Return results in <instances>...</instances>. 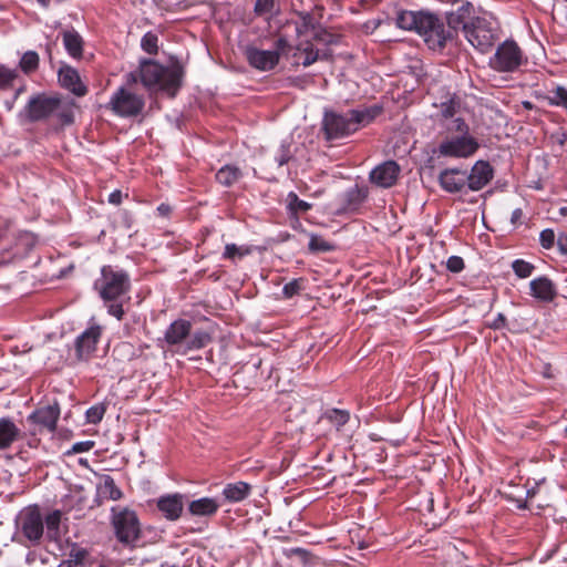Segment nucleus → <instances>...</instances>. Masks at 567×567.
<instances>
[{
	"mask_svg": "<svg viewBox=\"0 0 567 567\" xmlns=\"http://www.w3.org/2000/svg\"><path fill=\"white\" fill-rule=\"evenodd\" d=\"M131 281L128 275L112 266L101 269V277L94 282V289L99 292L107 308V313L122 320L125 311L123 303L125 295L130 291Z\"/></svg>",
	"mask_w": 567,
	"mask_h": 567,
	"instance_id": "1",
	"label": "nucleus"
},
{
	"mask_svg": "<svg viewBox=\"0 0 567 567\" xmlns=\"http://www.w3.org/2000/svg\"><path fill=\"white\" fill-rule=\"evenodd\" d=\"M138 76L148 90H159L174 96L181 85L179 68H165L152 60L141 62Z\"/></svg>",
	"mask_w": 567,
	"mask_h": 567,
	"instance_id": "2",
	"label": "nucleus"
},
{
	"mask_svg": "<svg viewBox=\"0 0 567 567\" xmlns=\"http://www.w3.org/2000/svg\"><path fill=\"white\" fill-rule=\"evenodd\" d=\"M450 133L456 135L447 136L439 146V153L443 156L455 158H467L473 156L480 147L477 140L468 133V125L462 117L454 118L445 124Z\"/></svg>",
	"mask_w": 567,
	"mask_h": 567,
	"instance_id": "3",
	"label": "nucleus"
},
{
	"mask_svg": "<svg viewBox=\"0 0 567 567\" xmlns=\"http://www.w3.org/2000/svg\"><path fill=\"white\" fill-rule=\"evenodd\" d=\"M379 113L377 109L353 110L347 114L326 113L323 128L328 140L342 138L369 123Z\"/></svg>",
	"mask_w": 567,
	"mask_h": 567,
	"instance_id": "4",
	"label": "nucleus"
},
{
	"mask_svg": "<svg viewBox=\"0 0 567 567\" xmlns=\"http://www.w3.org/2000/svg\"><path fill=\"white\" fill-rule=\"evenodd\" d=\"M111 519L117 540L133 547L141 537V524L136 513L126 507H113Z\"/></svg>",
	"mask_w": 567,
	"mask_h": 567,
	"instance_id": "5",
	"label": "nucleus"
},
{
	"mask_svg": "<svg viewBox=\"0 0 567 567\" xmlns=\"http://www.w3.org/2000/svg\"><path fill=\"white\" fill-rule=\"evenodd\" d=\"M288 48L285 38H279L275 43V49L262 50L252 45L245 49V56L249 65L258 71L267 72L275 69L278 64L280 54Z\"/></svg>",
	"mask_w": 567,
	"mask_h": 567,
	"instance_id": "6",
	"label": "nucleus"
},
{
	"mask_svg": "<svg viewBox=\"0 0 567 567\" xmlns=\"http://www.w3.org/2000/svg\"><path fill=\"white\" fill-rule=\"evenodd\" d=\"M109 107L118 116L128 117L137 115L144 107V99L133 91L122 86L112 95Z\"/></svg>",
	"mask_w": 567,
	"mask_h": 567,
	"instance_id": "7",
	"label": "nucleus"
},
{
	"mask_svg": "<svg viewBox=\"0 0 567 567\" xmlns=\"http://www.w3.org/2000/svg\"><path fill=\"white\" fill-rule=\"evenodd\" d=\"M523 62V53L516 42L505 41L498 45L494 55L489 59V65L497 72H513Z\"/></svg>",
	"mask_w": 567,
	"mask_h": 567,
	"instance_id": "8",
	"label": "nucleus"
},
{
	"mask_svg": "<svg viewBox=\"0 0 567 567\" xmlns=\"http://www.w3.org/2000/svg\"><path fill=\"white\" fill-rule=\"evenodd\" d=\"M429 27L424 25L419 34L424 38L425 43L432 50H440L446 45L454 37V32L450 27H445L444 23L435 16L430 13Z\"/></svg>",
	"mask_w": 567,
	"mask_h": 567,
	"instance_id": "9",
	"label": "nucleus"
},
{
	"mask_svg": "<svg viewBox=\"0 0 567 567\" xmlns=\"http://www.w3.org/2000/svg\"><path fill=\"white\" fill-rule=\"evenodd\" d=\"M21 533L30 542H39L44 533L43 517L38 508L28 507L23 509L18 518Z\"/></svg>",
	"mask_w": 567,
	"mask_h": 567,
	"instance_id": "10",
	"label": "nucleus"
},
{
	"mask_svg": "<svg viewBox=\"0 0 567 567\" xmlns=\"http://www.w3.org/2000/svg\"><path fill=\"white\" fill-rule=\"evenodd\" d=\"M464 34L467 41L481 52L488 51L494 42L493 30L481 18H476L471 27H465Z\"/></svg>",
	"mask_w": 567,
	"mask_h": 567,
	"instance_id": "11",
	"label": "nucleus"
},
{
	"mask_svg": "<svg viewBox=\"0 0 567 567\" xmlns=\"http://www.w3.org/2000/svg\"><path fill=\"white\" fill-rule=\"evenodd\" d=\"M60 110V99L55 96L38 95L32 97L27 107V116L31 121H39Z\"/></svg>",
	"mask_w": 567,
	"mask_h": 567,
	"instance_id": "12",
	"label": "nucleus"
},
{
	"mask_svg": "<svg viewBox=\"0 0 567 567\" xmlns=\"http://www.w3.org/2000/svg\"><path fill=\"white\" fill-rule=\"evenodd\" d=\"M400 174V166L394 161H386L370 172V181L374 185L389 188L395 184Z\"/></svg>",
	"mask_w": 567,
	"mask_h": 567,
	"instance_id": "13",
	"label": "nucleus"
},
{
	"mask_svg": "<svg viewBox=\"0 0 567 567\" xmlns=\"http://www.w3.org/2000/svg\"><path fill=\"white\" fill-rule=\"evenodd\" d=\"M59 416L60 408L54 403L37 409L28 416V421L39 426V431L54 432Z\"/></svg>",
	"mask_w": 567,
	"mask_h": 567,
	"instance_id": "14",
	"label": "nucleus"
},
{
	"mask_svg": "<svg viewBox=\"0 0 567 567\" xmlns=\"http://www.w3.org/2000/svg\"><path fill=\"white\" fill-rule=\"evenodd\" d=\"M101 332L100 326H91L76 338L75 350L79 359L85 360L95 351Z\"/></svg>",
	"mask_w": 567,
	"mask_h": 567,
	"instance_id": "15",
	"label": "nucleus"
},
{
	"mask_svg": "<svg viewBox=\"0 0 567 567\" xmlns=\"http://www.w3.org/2000/svg\"><path fill=\"white\" fill-rule=\"evenodd\" d=\"M439 182L447 193L462 192L467 186V172L460 168H445L440 173Z\"/></svg>",
	"mask_w": 567,
	"mask_h": 567,
	"instance_id": "16",
	"label": "nucleus"
},
{
	"mask_svg": "<svg viewBox=\"0 0 567 567\" xmlns=\"http://www.w3.org/2000/svg\"><path fill=\"white\" fill-rule=\"evenodd\" d=\"M430 13L415 11H401L398 13L395 24L402 30L420 32L421 29L429 27Z\"/></svg>",
	"mask_w": 567,
	"mask_h": 567,
	"instance_id": "17",
	"label": "nucleus"
},
{
	"mask_svg": "<svg viewBox=\"0 0 567 567\" xmlns=\"http://www.w3.org/2000/svg\"><path fill=\"white\" fill-rule=\"evenodd\" d=\"M184 496L179 493L163 495L157 499V508L168 520H177L184 508Z\"/></svg>",
	"mask_w": 567,
	"mask_h": 567,
	"instance_id": "18",
	"label": "nucleus"
},
{
	"mask_svg": "<svg viewBox=\"0 0 567 567\" xmlns=\"http://www.w3.org/2000/svg\"><path fill=\"white\" fill-rule=\"evenodd\" d=\"M493 178V168L488 162L477 161L471 173H467V187L471 190H480Z\"/></svg>",
	"mask_w": 567,
	"mask_h": 567,
	"instance_id": "19",
	"label": "nucleus"
},
{
	"mask_svg": "<svg viewBox=\"0 0 567 567\" xmlns=\"http://www.w3.org/2000/svg\"><path fill=\"white\" fill-rule=\"evenodd\" d=\"M474 7L470 2L462 3L456 10L447 14V24L455 32L460 28L465 31V27H471L475 22Z\"/></svg>",
	"mask_w": 567,
	"mask_h": 567,
	"instance_id": "20",
	"label": "nucleus"
},
{
	"mask_svg": "<svg viewBox=\"0 0 567 567\" xmlns=\"http://www.w3.org/2000/svg\"><path fill=\"white\" fill-rule=\"evenodd\" d=\"M192 324L187 320H175L165 332V341L171 346H177L185 351L190 333Z\"/></svg>",
	"mask_w": 567,
	"mask_h": 567,
	"instance_id": "21",
	"label": "nucleus"
},
{
	"mask_svg": "<svg viewBox=\"0 0 567 567\" xmlns=\"http://www.w3.org/2000/svg\"><path fill=\"white\" fill-rule=\"evenodd\" d=\"M530 295L543 302H551L557 296L554 282L546 276L533 279L529 282Z\"/></svg>",
	"mask_w": 567,
	"mask_h": 567,
	"instance_id": "22",
	"label": "nucleus"
},
{
	"mask_svg": "<svg viewBox=\"0 0 567 567\" xmlns=\"http://www.w3.org/2000/svg\"><path fill=\"white\" fill-rule=\"evenodd\" d=\"M59 82L63 87L78 96L86 94V86L82 83L78 71L71 66H63L59 71Z\"/></svg>",
	"mask_w": 567,
	"mask_h": 567,
	"instance_id": "23",
	"label": "nucleus"
},
{
	"mask_svg": "<svg viewBox=\"0 0 567 567\" xmlns=\"http://www.w3.org/2000/svg\"><path fill=\"white\" fill-rule=\"evenodd\" d=\"M23 436L21 430L10 419H0V450L9 449Z\"/></svg>",
	"mask_w": 567,
	"mask_h": 567,
	"instance_id": "24",
	"label": "nucleus"
},
{
	"mask_svg": "<svg viewBox=\"0 0 567 567\" xmlns=\"http://www.w3.org/2000/svg\"><path fill=\"white\" fill-rule=\"evenodd\" d=\"M219 503L213 497H202L188 504L187 511L192 516L208 517L217 513Z\"/></svg>",
	"mask_w": 567,
	"mask_h": 567,
	"instance_id": "25",
	"label": "nucleus"
},
{
	"mask_svg": "<svg viewBox=\"0 0 567 567\" xmlns=\"http://www.w3.org/2000/svg\"><path fill=\"white\" fill-rule=\"evenodd\" d=\"M296 63H300L303 66H309L319 59L318 50H315L313 45L309 42H300L296 47L293 53Z\"/></svg>",
	"mask_w": 567,
	"mask_h": 567,
	"instance_id": "26",
	"label": "nucleus"
},
{
	"mask_svg": "<svg viewBox=\"0 0 567 567\" xmlns=\"http://www.w3.org/2000/svg\"><path fill=\"white\" fill-rule=\"evenodd\" d=\"M250 485L245 482H236L233 484H227L224 487L223 495L225 498L231 503H237L244 501L250 494Z\"/></svg>",
	"mask_w": 567,
	"mask_h": 567,
	"instance_id": "27",
	"label": "nucleus"
},
{
	"mask_svg": "<svg viewBox=\"0 0 567 567\" xmlns=\"http://www.w3.org/2000/svg\"><path fill=\"white\" fill-rule=\"evenodd\" d=\"M368 197V189L354 185L347 189L343 194L344 206L349 210L357 209Z\"/></svg>",
	"mask_w": 567,
	"mask_h": 567,
	"instance_id": "28",
	"label": "nucleus"
},
{
	"mask_svg": "<svg viewBox=\"0 0 567 567\" xmlns=\"http://www.w3.org/2000/svg\"><path fill=\"white\" fill-rule=\"evenodd\" d=\"M97 492L103 498L117 501L122 497V492L115 485L114 480L110 475H103L97 484Z\"/></svg>",
	"mask_w": 567,
	"mask_h": 567,
	"instance_id": "29",
	"label": "nucleus"
},
{
	"mask_svg": "<svg viewBox=\"0 0 567 567\" xmlns=\"http://www.w3.org/2000/svg\"><path fill=\"white\" fill-rule=\"evenodd\" d=\"M241 177V172L238 167L231 165L223 166L216 173V179L224 186H231Z\"/></svg>",
	"mask_w": 567,
	"mask_h": 567,
	"instance_id": "30",
	"label": "nucleus"
},
{
	"mask_svg": "<svg viewBox=\"0 0 567 567\" xmlns=\"http://www.w3.org/2000/svg\"><path fill=\"white\" fill-rule=\"evenodd\" d=\"M63 43L70 55L79 58L82 54V39L74 31L63 33Z\"/></svg>",
	"mask_w": 567,
	"mask_h": 567,
	"instance_id": "31",
	"label": "nucleus"
},
{
	"mask_svg": "<svg viewBox=\"0 0 567 567\" xmlns=\"http://www.w3.org/2000/svg\"><path fill=\"white\" fill-rule=\"evenodd\" d=\"M440 113L443 118L451 123L456 117L461 116V103L460 100L455 97H451L445 102H442L440 105Z\"/></svg>",
	"mask_w": 567,
	"mask_h": 567,
	"instance_id": "32",
	"label": "nucleus"
},
{
	"mask_svg": "<svg viewBox=\"0 0 567 567\" xmlns=\"http://www.w3.org/2000/svg\"><path fill=\"white\" fill-rule=\"evenodd\" d=\"M210 334L205 330H196L189 333L185 352L190 350H198L206 347L210 342Z\"/></svg>",
	"mask_w": 567,
	"mask_h": 567,
	"instance_id": "33",
	"label": "nucleus"
},
{
	"mask_svg": "<svg viewBox=\"0 0 567 567\" xmlns=\"http://www.w3.org/2000/svg\"><path fill=\"white\" fill-rule=\"evenodd\" d=\"M47 537L51 540L60 538L61 512L53 511L45 517Z\"/></svg>",
	"mask_w": 567,
	"mask_h": 567,
	"instance_id": "34",
	"label": "nucleus"
},
{
	"mask_svg": "<svg viewBox=\"0 0 567 567\" xmlns=\"http://www.w3.org/2000/svg\"><path fill=\"white\" fill-rule=\"evenodd\" d=\"M86 557L87 551L84 548L73 545L68 558L60 564V567H82Z\"/></svg>",
	"mask_w": 567,
	"mask_h": 567,
	"instance_id": "35",
	"label": "nucleus"
},
{
	"mask_svg": "<svg viewBox=\"0 0 567 567\" xmlns=\"http://www.w3.org/2000/svg\"><path fill=\"white\" fill-rule=\"evenodd\" d=\"M287 203L289 210L295 214L306 213L311 208V204L300 199L293 192L287 195Z\"/></svg>",
	"mask_w": 567,
	"mask_h": 567,
	"instance_id": "36",
	"label": "nucleus"
},
{
	"mask_svg": "<svg viewBox=\"0 0 567 567\" xmlns=\"http://www.w3.org/2000/svg\"><path fill=\"white\" fill-rule=\"evenodd\" d=\"M39 65V55L35 51H27L21 60L20 68L24 73L34 71Z\"/></svg>",
	"mask_w": 567,
	"mask_h": 567,
	"instance_id": "37",
	"label": "nucleus"
},
{
	"mask_svg": "<svg viewBox=\"0 0 567 567\" xmlns=\"http://www.w3.org/2000/svg\"><path fill=\"white\" fill-rule=\"evenodd\" d=\"M547 99L550 104L563 106L567 111V90L564 86H556L549 91Z\"/></svg>",
	"mask_w": 567,
	"mask_h": 567,
	"instance_id": "38",
	"label": "nucleus"
},
{
	"mask_svg": "<svg viewBox=\"0 0 567 567\" xmlns=\"http://www.w3.org/2000/svg\"><path fill=\"white\" fill-rule=\"evenodd\" d=\"M513 271L519 278H527L532 276L535 267L533 264L525 261L523 259H516L512 264Z\"/></svg>",
	"mask_w": 567,
	"mask_h": 567,
	"instance_id": "39",
	"label": "nucleus"
},
{
	"mask_svg": "<svg viewBox=\"0 0 567 567\" xmlns=\"http://www.w3.org/2000/svg\"><path fill=\"white\" fill-rule=\"evenodd\" d=\"M105 406L103 404H96L87 409L85 413L86 422L90 424H97L102 421L105 414Z\"/></svg>",
	"mask_w": 567,
	"mask_h": 567,
	"instance_id": "40",
	"label": "nucleus"
},
{
	"mask_svg": "<svg viewBox=\"0 0 567 567\" xmlns=\"http://www.w3.org/2000/svg\"><path fill=\"white\" fill-rule=\"evenodd\" d=\"M327 419L338 429L349 421V413L344 410H331L326 413Z\"/></svg>",
	"mask_w": 567,
	"mask_h": 567,
	"instance_id": "41",
	"label": "nucleus"
},
{
	"mask_svg": "<svg viewBox=\"0 0 567 567\" xmlns=\"http://www.w3.org/2000/svg\"><path fill=\"white\" fill-rule=\"evenodd\" d=\"M303 289V279L298 278L289 281L282 288V295L285 298L289 299L293 296L298 295Z\"/></svg>",
	"mask_w": 567,
	"mask_h": 567,
	"instance_id": "42",
	"label": "nucleus"
},
{
	"mask_svg": "<svg viewBox=\"0 0 567 567\" xmlns=\"http://www.w3.org/2000/svg\"><path fill=\"white\" fill-rule=\"evenodd\" d=\"M308 247L311 251H329L332 248V246L328 241H326L322 237L317 235L310 236Z\"/></svg>",
	"mask_w": 567,
	"mask_h": 567,
	"instance_id": "43",
	"label": "nucleus"
},
{
	"mask_svg": "<svg viewBox=\"0 0 567 567\" xmlns=\"http://www.w3.org/2000/svg\"><path fill=\"white\" fill-rule=\"evenodd\" d=\"M94 445H95V443L93 441L76 442L64 454L70 456V455H74V454L85 453V452L91 451L94 447Z\"/></svg>",
	"mask_w": 567,
	"mask_h": 567,
	"instance_id": "44",
	"label": "nucleus"
},
{
	"mask_svg": "<svg viewBox=\"0 0 567 567\" xmlns=\"http://www.w3.org/2000/svg\"><path fill=\"white\" fill-rule=\"evenodd\" d=\"M17 71L0 65V87L4 89L9 86L12 81L17 78Z\"/></svg>",
	"mask_w": 567,
	"mask_h": 567,
	"instance_id": "45",
	"label": "nucleus"
},
{
	"mask_svg": "<svg viewBox=\"0 0 567 567\" xmlns=\"http://www.w3.org/2000/svg\"><path fill=\"white\" fill-rule=\"evenodd\" d=\"M55 114L62 124H71L73 122V111L70 105H64L60 101V110L55 111Z\"/></svg>",
	"mask_w": 567,
	"mask_h": 567,
	"instance_id": "46",
	"label": "nucleus"
},
{
	"mask_svg": "<svg viewBox=\"0 0 567 567\" xmlns=\"http://www.w3.org/2000/svg\"><path fill=\"white\" fill-rule=\"evenodd\" d=\"M142 48L148 53H155L157 50V37L153 33H146L142 38Z\"/></svg>",
	"mask_w": 567,
	"mask_h": 567,
	"instance_id": "47",
	"label": "nucleus"
},
{
	"mask_svg": "<svg viewBox=\"0 0 567 567\" xmlns=\"http://www.w3.org/2000/svg\"><path fill=\"white\" fill-rule=\"evenodd\" d=\"M539 241L543 248L550 249L555 243V233L551 229H544L539 235Z\"/></svg>",
	"mask_w": 567,
	"mask_h": 567,
	"instance_id": "48",
	"label": "nucleus"
},
{
	"mask_svg": "<svg viewBox=\"0 0 567 567\" xmlns=\"http://www.w3.org/2000/svg\"><path fill=\"white\" fill-rule=\"evenodd\" d=\"M446 268L454 274L464 269V260L458 256H451L446 261Z\"/></svg>",
	"mask_w": 567,
	"mask_h": 567,
	"instance_id": "49",
	"label": "nucleus"
},
{
	"mask_svg": "<svg viewBox=\"0 0 567 567\" xmlns=\"http://www.w3.org/2000/svg\"><path fill=\"white\" fill-rule=\"evenodd\" d=\"M247 252V250H243L240 247L236 246L235 244H228L225 247L224 257L228 259H234L235 257L244 256Z\"/></svg>",
	"mask_w": 567,
	"mask_h": 567,
	"instance_id": "50",
	"label": "nucleus"
},
{
	"mask_svg": "<svg viewBox=\"0 0 567 567\" xmlns=\"http://www.w3.org/2000/svg\"><path fill=\"white\" fill-rule=\"evenodd\" d=\"M274 7V0H256L255 11L258 14H266L271 11Z\"/></svg>",
	"mask_w": 567,
	"mask_h": 567,
	"instance_id": "51",
	"label": "nucleus"
},
{
	"mask_svg": "<svg viewBox=\"0 0 567 567\" xmlns=\"http://www.w3.org/2000/svg\"><path fill=\"white\" fill-rule=\"evenodd\" d=\"M506 323V318L503 313H498L494 321L491 323V328L501 329L504 328Z\"/></svg>",
	"mask_w": 567,
	"mask_h": 567,
	"instance_id": "52",
	"label": "nucleus"
},
{
	"mask_svg": "<svg viewBox=\"0 0 567 567\" xmlns=\"http://www.w3.org/2000/svg\"><path fill=\"white\" fill-rule=\"evenodd\" d=\"M109 203L113 205H120L122 203L121 190H114L109 195Z\"/></svg>",
	"mask_w": 567,
	"mask_h": 567,
	"instance_id": "53",
	"label": "nucleus"
},
{
	"mask_svg": "<svg viewBox=\"0 0 567 567\" xmlns=\"http://www.w3.org/2000/svg\"><path fill=\"white\" fill-rule=\"evenodd\" d=\"M523 217V210L520 208H516L513 210L511 216V221L515 224H519Z\"/></svg>",
	"mask_w": 567,
	"mask_h": 567,
	"instance_id": "54",
	"label": "nucleus"
},
{
	"mask_svg": "<svg viewBox=\"0 0 567 567\" xmlns=\"http://www.w3.org/2000/svg\"><path fill=\"white\" fill-rule=\"evenodd\" d=\"M557 244L561 254L567 255V237H559Z\"/></svg>",
	"mask_w": 567,
	"mask_h": 567,
	"instance_id": "55",
	"label": "nucleus"
},
{
	"mask_svg": "<svg viewBox=\"0 0 567 567\" xmlns=\"http://www.w3.org/2000/svg\"><path fill=\"white\" fill-rule=\"evenodd\" d=\"M289 161V156L284 153L282 155H280L278 158H277V162H278V165L279 166H282L284 164H286L287 162Z\"/></svg>",
	"mask_w": 567,
	"mask_h": 567,
	"instance_id": "56",
	"label": "nucleus"
},
{
	"mask_svg": "<svg viewBox=\"0 0 567 567\" xmlns=\"http://www.w3.org/2000/svg\"><path fill=\"white\" fill-rule=\"evenodd\" d=\"M559 214H560L561 216H567V206L560 207V208H559Z\"/></svg>",
	"mask_w": 567,
	"mask_h": 567,
	"instance_id": "57",
	"label": "nucleus"
},
{
	"mask_svg": "<svg viewBox=\"0 0 567 567\" xmlns=\"http://www.w3.org/2000/svg\"><path fill=\"white\" fill-rule=\"evenodd\" d=\"M43 7H48L50 0H38Z\"/></svg>",
	"mask_w": 567,
	"mask_h": 567,
	"instance_id": "58",
	"label": "nucleus"
},
{
	"mask_svg": "<svg viewBox=\"0 0 567 567\" xmlns=\"http://www.w3.org/2000/svg\"><path fill=\"white\" fill-rule=\"evenodd\" d=\"M130 76L132 78L133 81H136V78H135L134 73H131Z\"/></svg>",
	"mask_w": 567,
	"mask_h": 567,
	"instance_id": "59",
	"label": "nucleus"
},
{
	"mask_svg": "<svg viewBox=\"0 0 567 567\" xmlns=\"http://www.w3.org/2000/svg\"><path fill=\"white\" fill-rule=\"evenodd\" d=\"M22 91H23V87H20V89L17 91L16 96H17L18 94H20Z\"/></svg>",
	"mask_w": 567,
	"mask_h": 567,
	"instance_id": "60",
	"label": "nucleus"
},
{
	"mask_svg": "<svg viewBox=\"0 0 567 567\" xmlns=\"http://www.w3.org/2000/svg\"><path fill=\"white\" fill-rule=\"evenodd\" d=\"M158 210L165 212V208H163V206H159Z\"/></svg>",
	"mask_w": 567,
	"mask_h": 567,
	"instance_id": "61",
	"label": "nucleus"
},
{
	"mask_svg": "<svg viewBox=\"0 0 567 567\" xmlns=\"http://www.w3.org/2000/svg\"><path fill=\"white\" fill-rule=\"evenodd\" d=\"M158 210L165 212V208H163V206H159Z\"/></svg>",
	"mask_w": 567,
	"mask_h": 567,
	"instance_id": "62",
	"label": "nucleus"
},
{
	"mask_svg": "<svg viewBox=\"0 0 567 567\" xmlns=\"http://www.w3.org/2000/svg\"><path fill=\"white\" fill-rule=\"evenodd\" d=\"M565 431H566V433H567V426H566Z\"/></svg>",
	"mask_w": 567,
	"mask_h": 567,
	"instance_id": "63",
	"label": "nucleus"
}]
</instances>
